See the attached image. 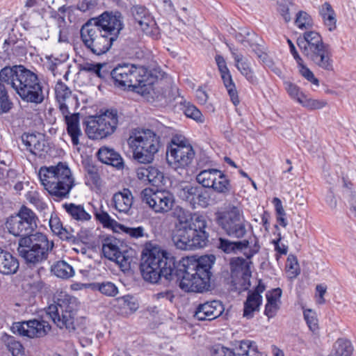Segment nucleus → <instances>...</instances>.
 <instances>
[{"label": "nucleus", "instance_id": "obj_31", "mask_svg": "<svg viewBox=\"0 0 356 356\" xmlns=\"http://www.w3.org/2000/svg\"><path fill=\"white\" fill-rule=\"evenodd\" d=\"M179 197L193 209L200 205V189L198 186H185L180 190Z\"/></svg>", "mask_w": 356, "mask_h": 356}, {"label": "nucleus", "instance_id": "obj_50", "mask_svg": "<svg viewBox=\"0 0 356 356\" xmlns=\"http://www.w3.org/2000/svg\"><path fill=\"white\" fill-rule=\"evenodd\" d=\"M304 318L309 330L313 332L318 330V319L316 312L312 309H305L303 312Z\"/></svg>", "mask_w": 356, "mask_h": 356}, {"label": "nucleus", "instance_id": "obj_44", "mask_svg": "<svg viewBox=\"0 0 356 356\" xmlns=\"http://www.w3.org/2000/svg\"><path fill=\"white\" fill-rule=\"evenodd\" d=\"M220 172L217 169L202 168V187L211 188Z\"/></svg>", "mask_w": 356, "mask_h": 356}, {"label": "nucleus", "instance_id": "obj_38", "mask_svg": "<svg viewBox=\"0 0 356 356\" xmlns=\"http://www.w3.org/2000/svg\"><path fill=\"white\" fill-rule=\"evenodd\" d=\"M67 213L74 220L77 221H88L91 216L85 210L83 206L77 205L74 203L63 204Z\"/></svg>", "mask_w": 356, "mask_h": 356}, {"label": "nucleus", "instance_id": "obj_16", "mask_svg": "<svg viewBox=\"0 0 356 356\" xmlns=\"http://www.w3.org/2000/svg\"><path fill=\"white\" fill-rule=\"evenodd\" d=\"M131 73L129 79L131 83L128 84V88L138 93L149 92L154 84V78L151 76L147 68L140 65L130 64Z\"/></svg>", "mask_w": 356, "mask_h": 356}, {"label": "nucleus", "instance_id": "obj_22", "mask_svg": "<svg viewBox=\"0 0 356 356\" xmlns=\"http://www.w3.org/2000/svg\"><path fill=\"white\" fill-rule=\"evenodd\" d=\"M133 14L136 22L145 33L150 35H156L157 33L156 22L145 8H134Z\"/></svg>", "mask_w": 356, "mask_h": 356}, {"label": "nucleus", "instance_id": "obj_24", "mask_svg": "<svg viewBox=\"0 0 356 356\" xmlns=\"http://www.w3.org/2000/svg\"><path fill=\"white\" fill-rule=\"evenodd\" d=\"M216 257L213 254L202 255V293L213 288V277L211 269L216 263Z\"/></svg>", "mask_w": 356, "mask_h": 356}, {"label": "nucleus", "instance_id": "obj_59", "mask_svg": "<svg viewBox=\"0 0 356 356\" xmlns=\"http://www.w3.org/2000/svg\"><path fill=\"white\" fill-rule=\"evenodd\" d=\"M8 348L13 356H25L24 348L18 341L11 342L8 345Z\"/></svg>", "mask_w": 356, "mask_h": 356}, {"label": "nucleus", "instance_id": "obj_48", "mask_svg": "<svg viewBox=\"0 0 356 356\" xmlns=\"http://www.w3.org/2000/svg\"><path fill=\"white\" fill-rule=\"evenodd\" d=\"M95 289H98L102 294L113 297L118 293V289L111 282H104L102 283H96L95 284Z\"/></svg>", "mask_w": 356, "mask_h": 356}, {"label": "nucleus", "instance_id": "obj_11", "mask_svg": "<svg viewBox=\"0 0 356 356\" xmlns=\"http://www.w3.org/2000/svg\"><path fill=\"white\" fill-rule=\"evenodd\" d=\"M193 146L185 137L175 136L167 145L166 159L172 168L184 169L189 166L194 158Z\"/></svg>", "mask_w": 356, "mask_h": 356}, {"label": "nucleus", "instance_id": "obj_55", "mask_svg": "<svg viewBox=\"0 0 356 356\" xmlns=\"http://www.w3.org/2000/svg\"><path fill=\"white\" fill-rule=\"evenodd\" d=\"M211 356H236L235 352L220 344L215 345L211 350Z\"/></svg>", "mask_w": 356, "mask_h": 356}, {"label": "nucleus", "instance_id": "obj_61", "mask_svg": "<svg viewBox=\"0 0 356 356\" xmlns=\"http://www.w3.org/2000/svg\"><path fill=\"white\" fill-rule=\"evenodd\" d=\"M97 5L96 0H80L78 3V9L82 12L92 10Z\"/></svg>", "mask_w": 356, "mask_h": 356}, {"label": "nucleus", "instance_id": "obj_18", "mask_svg": "<svg viewBox=\"0 0 356 356\" xmlns=\"http://www.w3.org/2000/svg\"><path fill=\"white\" fill-rule=\"evenodd\" d=\"M102 252L105 257L115 261L123 270L130 268L131 258L127 255V252L120 250L116 239L109 238L104 239Z\"/></svg>", "mask_w": 356, "mask_h": 356}, {"label": "nucleus", "instance_id": "obj_3", "mask_svg": "<svg viewBox=\"0 0 356 356\" xmlns=\"http://www.w3.org/2000/svg\"><path fill=\"white\" fill-rule=\"evenodd\" d=\"M38 177L40 184L56 201L68 198L76 185L70 168L62 162L55 165L41 167Z\"/></svg>", "mask_w": 356, "mask_h": 356}, {"label": "nucleus", "instance_id": "obj_46", "mask_svg": "<svg viewBox=\"0 0 356 356\" xmlns=\"http://www.w3.org/2000/svg\"><path fill=\"white\" fill-rule=\"evenodd\" d=\"M95 218L106 228H114L115 227H118L119 223L114 219H113L109 214L102 210L96 211L95 212Z\"/></svg>", "mask_w": 356, "mask_h": 356}, {"label": "nucleus", "instance_id": "obj_13", "mask_svg": "<svg viewBox=\"0 0 356 356\" xmlns=\"http://www.w3.org/2000/svg\"><path fill=\"white\" fill-rule=\"evenodd\" d=\"M144 203L156 213H166L172 210L175 199L172 193L165 189L146 188L142 191Z\"/></svg>", "mask_w": 356, "mask_h": 356}, {"label": "nucleus", "instance_id": "obj_5", "mask_svg": "<svg viewBox=\"0 0 356 356\" xmlns=\"http://www.w3.org/2000/svg\"><path fill=\"white\" fill-rule=\"evenodd\" d=\"M297 44L314 65L329 72L334 70L330 46L323 42L318 33L313 31L305 32L302 38H298Z\"/></svg>", "mask_w": 356, "mask_h": 356}, {"label": "nucleus", "instance_id": "obj_40", "mask_svg": "<svg viewBox=\"0 0 356 356\" xmlns=\"http://www.w3.org/2000/svg\"><path fill=\"white\" fill-rule=\"evenodd\" d=\"M51 272L58 277L68 279L74 276V270L65 261H58L51 267Z\"/></svg>", "mask_w": 356, "mask_h": 356}, {"label": "nucleus", "instance_id": "obj_28", "mask_svg": "<svg viewBox=\"0 0 356 356\" xmlns=\"http://www.w3.org/2000/svg\"><path fill=\"white\" fill-rule=\"evenodd\" d=\"M236 356H267L264 352L259 351L257 343L250 340H241L235 344Z\"/></svg>", "mask_w": 356, "mask_h": 356}, {"label": "nucleus", "instance_id": "obj_62", "mask_svg": "<svg viewBox=\"0 0 356 356\" xmlns=\"http://www.w3.org/2000/svg\"><path fill=\"white\" fill-rule=\"evenodd\" d=\"M103 66L104 65L101 63H86L83 67V70L95 74L98 77H102L101 71Z\"/></svg>", "mask_w": 356, "mask_h": 356}, {"label": "nucleus", "instance_id": "obj_8", "mask_svg": "<svg viewBox=\"0 0 356 356\" xmlns=\"http://www.w3.org/2000/svg\"><path fill=\"white\" fill-rule=\"evenodd\" d=\"M54 243L41 232L20 237L17 252L29 264H37L46 260L52 250Z\"/></svg>", "mask_w": 356, "mask_h": 356}, {"label": "nucleus", "instance_id": "obj_57", "mask_svg": "<svg viewBox=\"0 0 356 356\" xmlns=\"http://www.w3.org/2000/svg\"><path fill=\"white\" fill-rule=\"evenodd\" d=\"M286 268L287 270L291 272L294 277L297 276L300 273L298 261L296 257L293 255H289L288 257Z\"/></svg>", "mask_w": 356, "mask_h": 356}, {"label": "nucleus", "instance_id": "obj_53", "mask_svg": "<svg viewBox=\"0 0 356 356\" xmlns=\"http://www.w3.org/2000/svg\"><path fill=\"white\" fill-rule=\"evenodd\" d=\"M120 231L129 235L131 238H138L144 236L145 229L142 226L138 227H129L123 225H118Z\"/></svg>", "mask_w": 356, "mask_h": 356}, {"label": "nucleus", "instance_id": "obj_60", "mask_svg": "<svg viewBox=\"0 0 356 356\" xmlns=\"http://www.w3.org/2000/svg\"><path fill=\"white\" fill-rule=\"evenodd\" d=\"M290 3L289 0H284L283 3H279L278 10L283 17L286 22H289L291 20V16L289 14V4Z\"/></svg>", "mask_w": 356, "mask_h": 356}, {"label": "nucleus", "instance_id": "obj_26", "mask_svg": "<svg viewBox=\"0 0 356 356\" xmlns=\"http://www.w3.org/2000/svg\"><path fill=\"white\" fill-rule=\"evenodd\" d=\"M97 157L104 163L111 165L118 169L123 168L122 158L113 149L106 147H101L97 152Z\"/></svg>", "mask_w": 356, "mask_h": 356}, {"label": "nucleus", "instance_id": "obj_29", "mask_svg": "<svg viewBox=\"0 0 356 356\" xmlns=\"http://www.w3.org/2000/svg\"><path fill=\"white\" fill-rule=\"evenodd\" d=\"M19 268L17 259L10 252L0 248V273L5 275L15 273Z\"/></svg>", "mask_w": 356, "mask_h": 356}, {"label": "nucleus", "instance_id": "obj_25", "mask_svg": "<svg viewBox=\"0 0 356 356\" xmlns=\"http://www.w3.org/2000/svg\"><path fill=\"white\" fill-rule=\"evenodd\" d=\"M129 66L130 64L119 65L112 70L111 74L117 87L127 89L128 84L131 83V80L129 77L131 73Z\"/></svg>", "mask_w": 356, "mask_h": 356}, {"label": "nucleus", "instance_id": "obj_34", "mask_svg": "<svg viewBox=\"0 0 356 356\" xmlns=\"http://www.w3.org/2000/svg\"><path fill=\"white\" fill-rule=\"evenodd\" d=\"M319 14L328 31H334L337 28V19L335 12L331 5L327 2L323 3L320 8Z\"/></svg>", "mask_w": 356, "mask_h": 356}, {"label": "nucleus", "instance_id": "obj_23", "mask_svg": "<svg viewBox=\"0 0 356 356\" xmlns=\"http://www.w3.org/2000/svg\"><path fill=\"white\" fill-rule=\"evenodd\" d=\"M134 203V196L128 188H123L113 194L111 206L120 213L129 214Z\"/></svg>", "mask_w": 356, "mask_h": 356}, {"label": "nucleus", "instance_id": "obj_9", "mask_svg": "<svg viewBox=\"0 0 356 356\" xmlns=\"http://www.w3.org/2000/svg\"><path fill=\"white\" fill-rule=\"evenodd\" d=\"M216 220L229 236L238 239L244 238L247 227H251L240 205L228 204L224 211L216 213Z\"/></svg>", "mask_w": 356, "mask_h": 356}, {"label": "nucleus", "instance_id": "obj_20", "mask_svg": "<svg viewBox=\"0 0 356 356\" xmlns=\"http://www.w3.org/2000/svg\"><path fill=\"white\" fill-rule=\"evenodd\" d=\"M229 50L234 60V66L245 76L246 80L252 84L257 83V78L251 67L248 59L245 58L243 54L238 52V49L232 44H227Z\"/></svg>", "mask_w": 356, "mask_h": 356}, {"label": "nucleus", "instance_id": "obj_30", "mask_svg": "<svg viewBox=\"0 0 356 356\" xmlns=\"http://www.w3.org/2000/svg\"><path fill=\"white\" fill-rule=\"evenodd\" d=\"M55 93L59 110H61L62 106L69 108V106L75 100V97L72 96V92L70 88L62 81L56 83Z\"/></svg>", "mask_w": 356, "mask_h": 356}, {"label": "nucleus", "instance_id": "obj_15", "mask_svg": "<svg viewBox=\"0 0 356 356\" xmlns=\"http://www.w3.org/2000/svg\"><path fill=\"white\" fill-rule=\"evenodd\" d=\"M50 330L51 325L47 321L37 318L15 322L12 326V331L14 334L30 339L43 337L48 334Z\"/></svg>", "mask_w": 356, "mask_h": 356}, {"label": "nucleus", "instance_id": "obj_19", "mask_svg": "<svg viewBox=\"0 0 356 356\" xmlns=\"http://www.w3.org/2000/svg\"><path fill=\"white\" fill-rule=\"evenodd\" d=\"M215 60L224 86L230 97V100L234 106H237L240 102L239 97L236 88V85L232 79L230 71L227 67V63L224 57L221 55H216Z\"/></svg>", "mask_w": 356, "mask_h": 356}, {"label": "nucleus", "instance_id": "obj_42", "mask_svg": "<svg viewBox=\"0 0 356 356\" xmlns=\"http://www.w3.org/2000/svg\"><path fill=\"white\" fill-rule=\"evenodd\" d=\"M86 184L90 187H96L100 184L98 168L92 163H88L85 166Z\"/></svg>", "mask_w": 356, "mask_h": 356}, {"label": "nucleus", "instance_id": "obj_64", "mask_svg": "<svg viewBox=\"0 0 356 356\" xmlns=\"http://www.w3.org/2000/svg\"><path fill=\"white\" fill-rule=\"evenodd\" d=\"M279 305L272 304L269 302H266L265 305L264 314L268 316V318H273L276 315L277 310L279 309Z\"/></svg>", "mask_w": 356, "mask_h": 356}, {"label": "nucleus", "instance_id": "obj_58", "mask_svg": "<svg viewBox=\"0 0 356 356\" xmlns=\"http://www.w3.org/2000/svg\"><path fill=\"white\" fill-rule=\"evenodd\" d=\"M218 248L226 254L235 252L234 242L230 241L228 239L220 238Z\"/></svg>", "mask_w": 356, "mask_h": 356}, {"label": "nucleus", "instance_id": "obj_12", "mask_svg": "<svg viewBox=\"0 0 356 356\" xmlns=\"http://www.w3.org/2000/svg\"><path fill=\"white\" fill-rule=\"evenodd\" d=\"M117 112L107 111L104 114L90 120L86 132L90 138L102 139L112 134L118 124Z\"/></svg>", "mask_w": 356, "mask_h": 356}, {"label": "nucleus", "instance_id": "obj_14", "mask_svg": "<svg viewBox=\"0 0 356 356\" xmlns=\"http://www.w3.org/2000/svg\"><path fill=\"white\" fill-rule=\"evenodd\" d=\"M184 275L179 287L186 292H200V257L192 256L183 259Z\"/></svg>", "mask_w": 356, "mask_h": 356}, {"label": "nucleus", "instance_id": "obj_1", "mask_svg": "<svg viewBox=\"0 0 356 356\" xmlns=\"http://www.w3.org/2000/svg\"><path fill=\"white\" fill-rule=\"evenodd\" d=\"M122 29V18L119 13L105 12L82 26L81 39L88 51L100 56L111 48Z\"/></svg>", "mask_w": 356, "mask_h": 356}, {"label": "nucleus", "instance_id": "obj_51", "mask_svg": "<svg viewBox=\"0 0 356 356\" xmlns=\"http://www.w3.org/2000/svg\"><path fill=\"white\" fill-rule=\"evenodd\" d=\"M295 24L300 29H307L312 26V20L307 13L299 11L296 15Z\"/></svg>", "mask_w": 356, "mask_h": 356}, {"label": "nucleus", "instance_id": "obj_35", "mask_svg": "<svg viewBox=\"0 0 356 356\" xmlns=\"http://www.w3.org/2000/svg\"><path fill=\"white\" fill-rule=\"evenodd\" d=\"M49 225L51 232L62 240H70L73 235L70 230L63 226V224L56 215L51 214Z\"/></svg>", "mask_w": 356, "mask_h": 356}, {"label": "nucleus", "instance_id": "obj_49", "mask_svg": "<svg viewBox=\"0 0 356 356\" xmlns=\"http://www.w3.org/2000/svg\"><path fill=\"white\" fill-rule=\"evenodd\" d=\"M12 108L8 92L4 85L0 82V113H8Z\"/></svg>", "mask_w": 356, "mask_h": 356}, {"label": "nucleus", "instance_id": "obj_37", "mask_svg": "<svg viewBox=\"0 0 356 356\" xmlns=\"http://www.w3.org/2000/svg\"><path fill=\"white\" fill-rule=\"evenodd\" d=\"M17 214L31 233L37 228L38 218L31 209L22 206Z\"/></svg>", "mask_w": 356, "mask_h": 356}, {"label": "nucleus", "instance_id": "obj_7", "mask_svg": "<svg viewBox=\"0 0 356 356\" xmlns=\"http://www.w3.org/2000/svg\"><path fill=\"white\" fill-rule=\"evenodd\" d=\"M54 299V303L47 308V315L59 328L74 330L79 307L78 300L64 291L57 292Z\"/></svg>", "mask_w": 356, "mask_h": 356}, {"label": "nucleus", "instance_id": "obj_39", "mask_svg": "<svg viewBox=\"0 0 356 356\" xmlns=\"http://www.w3.org/2000/svg\"><path fill=\"white\" fill-rule=\"evenodd\" d=\"M353 347L350 341L346 339H338L333 345L331 356H351Z\"/></svg>", "mask_w": 356, "mask_h": 356}, {"label": "nucleus", "instance_id": "obj_17", "mask_svg": "<svg viewBox=\"0 0 356 356\" xmlns=\"http://www.w3.org/2000/svg\"><path fill=\"white\" fill-rule=\"evenodd\" d=\"M284 86L289 96L308 110L321 109L327 104L323 99L309 98L299 86L291 81H284Z\"/></svg>", "mask_w": 356, "mask_h": 356}, {"label": "nucleus", "instance_id": "obj_63", "mask_svg": "<svg viewBox=\"0 0 356 356\" xmlns=\"http://www.w3.org/2000/svg\"><path fill=\"white\" fill-rule=\"evenodd\" d=\"M118 300L123 302L124 307H127L131 310L135 311L138 308L137 304L134 302V298L130 296H122Z\"/></svg>", "mask_w": 356, "mask_h": 356}, {"label": "nucleus", "instance_id": "obj_10", "mask_svg": "<svg viewBox=\"0 0 356 356\" xmlns=\"http://www.w3.org/2000/svg\"><path fill=\"white\" fill-rule=\"evenodd\" d=\"M134 158L140 163H150L160 147L159 137L150 129L138 131L128 140Z\"/></svg>", "mask_w": 356, "mask_h": 356}, {"label": "nucleus", "instance_id": "obj_47", "mask_svg": "<svg viewBox=\"0 0 356 356\" xmlns=\"http://www.w3.org/2000/svg\"><path fill=\"white\" fill-rule=\"evenodd\" d=\"M149 175H148V181L147 182L154 185V186H159V185H164V175L163 172L159 170L157 168L154 166H149V171H148Z\"/></svg>", "mask_w": 356, "mask_h": 356}, {"label": "nucleus", "instance_id": "obj_43", "mask_svg": "<svg viewBox=\"0 0 356 356\" xmlns=\"http://www.w3.org/2000/svg\"><path fill=\"white\" fill-rule=\"evenodd\" d=\"M211 189L218 193L227 195L232 190L230 180L222 172H221Z\"/></svg>", "mask_w": 356, "mask_h": 356}, {"label": "nucleus", "instance_id": "obj_45", "mask_svg": "<svg viewBox=\"0 0 356 356\" xmlns=\"http://www.w3.org/2000/svg\"><path fill=\"white\" fill-rule=\"evenodd\" d=\"M27 201L33 204L39 211H44L47 204L44 202L40 193L36 191H29L26 194Z\"/></svg>", "mask_w": 356, "mask_h": 356}, {"label": "nucleus", "instance_id": "obj_56", "mask_svg": "<svg viewBox=\"0 0 356 356\" xmlns=\"http://www.w3.org/2000/svg\"><path fill=\"white\" fill-rule=\"evenodd\" d=\"M282 294V291L280 288H275L268 291L266 294L267 302L270 303V305H279V303H280Z\"/></svg>", "mask_w": 356, "mask_h": 356}, {"label": "nucleus", "instance_id": "obj_27", "mask_svg": "<svg viewBox=\"0 0 356 356\" xmlns=\"http://www.w3.org/2000/svg\"><path fill=\"white\" fill-rule=\"evenodd\" d=\"M6 227L9 233L15 236L24 237L33 234L17 213L7 218Z\"/></svg>", "mask_w": 356, "mask_h": 356}, {"label": "nucleus", "instance_id": "obj_54", "mask_svg": "<svg viewBox=\"0 0 356 356\" xmlns=\"http://www.w3.org/2000/svg\"><path fill=\"white\" fill-rule=\"evenodd\" d=\"M188 118L198 122L200 120V111L190 102H185L181 108Z\"/></svg>", "mask_w": 356, "mask_h": 356}, {"label": "nucleus", "instance_id": "obj_33", "mask_svg": "<svg viewBox=\"0 0 356 356\" xmlns=\"http://www.w3.org/2000/svg\"><path fill=\"white\" fill-rule=\"evenodd\" d=\"M22 140L26 149L33 154L41 155L44 152V141L40 140L34 134H24L22 137Z\"/></svg>", "mask_w": 356, "mask_h": 356}, {"label": "nucleus", "instance_id": "obj_52", "mask_svg": "<svg viewBox=\"0 0 356 356\" xmlns=\"http://www.w3.org/2000/svg\"><path fill=\"white\" fill-rule=\"evenodd\" d=\"M300 74L308 81L318 86L319 81L314 76V73L305 65L304 61L297 63Z\"/></svg>", "mask_w": 356, "mask_h": 356}, {"label": "nucleus", "instance_id": "obj_4", "mask_svg": "<svg viewBox=\"0 0 356 356\" xmlns=\"http://www.w3.org/2000/svg\"><path fill=\"white\" fill-rule=\"evenodd\" d=\"M177 220L173 231L172 241L180 250H194L200 247V215L191 213L182 208H178L174 213Z\"/></svg>", "mask_w": 356, "mask_h": 356}, {"label": "nucleus", "instance_id": "obj_36", "mask_svg": "<svg viewBox=\"0 0 356 356\" xmlns=\"http://www.w3.org/2000/svg\"><path fill=\"white\" fill-rule=\"evenodd\" d=\"M262 303V296L258 295H248L247 299L244 302L243 317L250 319L254 316V312L259 311V307Z\"/></svg>", "mask_w": 356, "mask_h": 356}, {"label": "nucleus", "instance_id": "obj_2", "mask_svg": "<svg viewBox=\"0 0 356 356\" xmlns=\"http://www.w3.org/2000/svg\"><path fill=\"white\" fill-rule=\"evenodd\" d=\"M0 81L10 85L26 102L38 104L44 99L42 86L37 74L22 65L1 69Z\"/></svg>", "mask_w": 356, "mask_h": 356}, {"label": "nucleus", "instance_id": "obj_6", "mask_svg": "<svg viewBox=\"0 0 356 356\" xmlns=\"http://www.w3.org/2000/svg\"><path fill=\"white\" fill-rule=\"evenodd\" d=\"M140 271L143 279L150 283H157L161 277L171 280L177 272L174 258L156 248L143 258Z\"/></svg>", "mask_w": 356, "mask_h": 356}, {"label": "nucleus", "instance_id": "obj_41", "mask_svg": "<svg viewBox=\"0 0 356 356\" xmlns=\"http://www.w3.org/2000/svg\"><path fill=\"white\" fill-rule=\"evenodd\" d=\"M241 35L243 38L241 39L238 38V41L245 46H246L247 43L252 51L259 56V54L261 52V50L259 47V40H260L259 37L254 31H245L244 33Z\"/></svg>", "mask_w": 356, "mask_h": 356}, {"label": "nucleus", "instance_id": "obj_21", "mask_svg": "<svg viewBox=\"0 0 356 356\" xmlns=\"http://www.w3.org/2000/svg\"><path fill=\"white\" fill-rule=\"evenodd\" d=\"M60 111L65 119L67 131L71 138L72 143L74 146H77L79 145V137L82 134L79 124V114L71 113L69 108L65 106H62Z\"/></svg>", "mask_w": 356, "mask_h": 356}, {"label": "nucleus", "instance_id": "obj_32", "mask_svg": "<svg viewBox=\"0 0 356 356\" xmlns=\"http://www.w3.org/2000/svg\"><path fill=\"white\" fill-rule=\"evenodd\" d=\"M202 313L204 316H202V321H211L220 316L224 311V307L220 301L213 300L202 303Z\"/></svg>", "mask_w": 356, "mask_h": 356}]
</instances>
